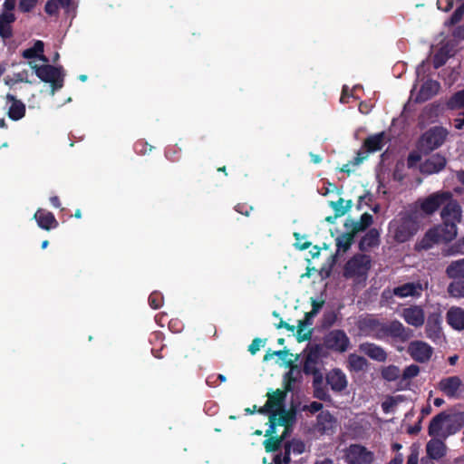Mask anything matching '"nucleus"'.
Segmentation results:
<instances>
[{
  "label": "nucleus",
  "instance_id": "nucleus-1",
  "mask_svg": "<svg viewBox=\"0 0 464 464\" xmlns=\"http://www.w3.org/2000/svg\"><path fill=\"white\" fill-rule=\"evenodd\" d=\"M356 327L360 335L376 340H384L390 337L405 343L413 336V331L405 327L399 320L395 319L387 323L372 314L360 315L356 322Z\"/></svg>",
  "mask_w": 464,
  "mask_h": 464
},
{
  "label": "nucleus",
  "instance_id": "nucleus-2",
  "mask_svg": "<svg viewBox=\"0 0 464 464\" xmlns=\"http://www.w3.org/2000/svg\"><path fill=\"white\" fill-rule=\"evenodd\" d=\"M441 205L440 217L442 219L441 227L447 230V240H452L457 236V224L461 220V207L450 191V197Z\"/></svg>",
  "mask_w": 464,
  "mask_h": 464
},
{
  "label": "nucleus",
  "instance_id": "nucleus-3",
  "mask_svg": "<svg viewBox=\"0 0 464 464\" xmlns=\"http://www.w3.org/2000/svg\"><path fill=\"white\" fill-rule=\"evenodd\" d=\"M372 267V258L366 254L353 255L344 265L343 275L345 278L365 280Z\"/></svg>",
  "mask_w": 464,
  "mask_h": 464
},
{
  "label": "nucleus",
  "instance_id": "nucleus-4",
  "mask_svg": "<svg viewBox=\"0 0 464 464\" xmlns=\"http://www.w3.org/2000/svg\"><path fill=\"white\" fill-rule=\"evenodd\" d=\"M420 215L411 208L401 218L394 229V239L399 243L409 241L419 230Z\"/></svg>",
  "mask_w": 464,
  "mask_h": 464
},
{
  "label": "nucleus",
  "instance_id": "nucleus-5",
  "mask_svg": "<svg viewBox=\"0 0 464 464\" xmlns=\"http://www.w3.org/2000/svg\"><path fill=\"white\" fill-rule=\"evenodd\" d=\"M446 197H450V191L440 190L434 192L424 198H419L411 207V209L417 211L419 215L421 212L426 216H430L441 208V205L445 202L444 200L447 199Z\"/></svg>",
  "mask_w": 464,
  "mask_h": 464
},
{
  "label": "nucleus",
  "instance_id": "nucleus-6",
  "mask_svg": "<svg viewBox=\"0 0 464 464\" xmlns=\"http://www.w3.org/2000/svg\"><path fill=\"white\" fill-rule=\"evenodd\" d=\"M448 135V131L443 127H433L424 132L419 141V150L427 155L432 150L440 147Z\"/></svg>",
  "mask_w": 464,
  "mask_h": 464
},
{
  "label": "nucleus",
  "instance_id": "nucleus-7",
  "mask_svg": "<svg viewBox=\"0 0 464 464\" xmlns=\"http://www.w3.org/2000/svg\"><path fill=\"white\" fill-rule=\"evenodd\" d=\"M29 64L41 81L51 84L53 93L63 86L61 68L50 64L37 65L32 62Z\"/></svg>",
  "mask_w": 464,
  "mask_h": 464
},
{
  "label": "nucleus",
  "instance_id": "nucleus-8",
  "mask_svg": "<svg viewBox=\"0 0 464 464\" xmlns=\"http://www.w3.org/2000/svg\"><path fill=\"white\" fill-rule=\"evenodd\" d=\"M384 144V131L368 136L362 143V150L357 151L356 156L353 158L351 163L353 166L361 164L364 160L368 158L370 153L380 151Z\"/></svg>",
  "mask_w": 464,
  "mask_h": 464
},
{
  "label": "nucleus",
  "instance_id": "nucleus-9",
  "mask_svg": "<svg viewBox=\"0 0 464 464\" xmlns=\"http://www.w3.org/2000/svg\"><path fill=\"white\" fill-rule=\"evenodd\" d=\"M324 348L343 353H345L350 345L351 341L346 333L342 329H334L326 333L323 337Z\"/></svg>",
  "mask_w": 464,
  "mask_h": 464
},
{
  "label": "nucleus",
  "instance_id": "nucleus-10",
  "mask_svg": "<svg viewBox=\"0 0 464 464\" xmlns=\"http://www.w3.org/2000/svg\"><path fill=\"white\" fill-rule=\"evenodd\" d=\"M344 460L347 464H372L374 454L362 445L351 444L344 450Z\"/></svg>",
  "mask_w": 464,
  "mask_h": 464
},
{
  "label": "nucleus",
  "instance_id": "nucleus-11",
  "mask_svg": "<svg viewBox=\"0 0 464 464\" xmlns=\"http://www.w3.org/2000/svg\"><path fill=\"white\" fill-rule=\"evenodd\" d=\"M438 389L450 399H458L464 390L461 379L455 375L442 378L437 385Z\"/></svg>",
  "mask_w": 464,
  "mask_h": 464
},
{
  "label": "nucleus",
  "instance_id": "nucleus-12",
  "mask_svg": "<svg viewBox=\"0 0 464 464\" xmlns=\"http://www.w3.org/2000/svg\"><path fill=\"white\" fill-rule=\"evenodd\" d=\"M447 235V230H444L443 227L430 228L417 243L416 248L418 250H429L435 244L441 241L449 242L450 240L445 238Z\"/></svg>",
  "mask_w": 464,
  "mask_h": 464
},
{
  "label": "nucleus",
  "instance_id": "nucleus-13",
  "mask_svg": "<svg viewBox=\"0 0 464 464\" xmlns=\"http://www.w3.org/2000/svg\"><path fill=\"white\" fill-rule=\"evenodd\" d=\"M408 353L415 362L425 363L431 358L433 349L423 341H412L408 346Z\"/></svg>",
  "mask_w": 464,
  "mask_h": 464
},
{
  "label": "nucleus",
  "instance_id": "nucleus-14",
  "mask_svg": "<svg viewBox=\"0 0 464 464\" xmlns=\"http://www.w3.org/2000/svg\"><path fill=\"white\" fill-rule=\"evenodd\" d=\"M286 394H287V392H285V389H283V390L277 389L273 392H268L266 394V396H267L266 402L265 403V405L263 407L258 409L257 412H259L261 414H266L268 412H270L271 414L272 413L276 414V412L274 411V409L281 410L284 408V403H285V401L286 398Z\"/></svg>",
  "mask_w": 464,
  "mask_h": 464
},
{
  "label": "nucleus",
  "instance_id": "nucleus-15",
  "mask_svg": "<svg viewBox=\"0 0 464 464\" xmlns=\"http://www.w3.org/2000/svg\"><path fill=\"white\" fill-rule=\"evenodd\" d=\"M309 372H311L310 375L313 376V396L319 401L326 402L332 401L328 389L324 385V377L321 370L318 368L317 370H311Z\"/></svg>",
  "mask_w": 464,
  "mask_h": 464
},
{
  "label": "nucleus",
  "instance_id": "nucleus-16",
  "mask_svg": "<svg viewBox=\"0 0 464 464\" xmlns=\"http://www.w3.org/2000/svg\"><path fill=\"white\" fill-rule=\"evenodd\" d=\"M326 383L334 392L341 393L346 390L348 380L345 373L340 368H334L325 375Z\"/></svg>",
  "mask_w": 464,
  "mask_h": 464
},
{
  "label": "nucleus",
  "instance_id": "nucleus-17",
  "mask_svg": "<svg viewBox=\"0 0 464 464\" xmlns=\"http://www.w3.org/2000/svg\"><path fill=\"white\" fill-rule=\"evenodd\" d=\"M449 419L450 414L446 411H441L435 415L429 424L428 434L430 437H438L443 439V434H445V427L449 422Z\"/></svg>",
  "mask_w": 464,
  "mask_h": 464
},
{
  "label": "nucleus",
  "instance_id": "nucleus-18",
  "mask_svg": "<svg viewBox=\"0 0 464 464\" xmlns=\"http://www.w3.org/2000/svg\"><path fill=\"white\" fill-rule=\"evenodd\" d=\"M447 160L444 156L436 153L428 158L420 166V171L423 174H433L442 170L446 166Z\"/></svg>",
  "mask_w": 464,
  "mask_h": 464
},
{
  "label": "nucleus",
  "instance_id": "nucleus-19",
  "mask_svg": "<svg viewBox=\"0 0 464 464\" xmlns=\"http://www.w3.org/2000/svg\"><path fill=\"white\" fill-rule=\"evenodd\" d=\"M336 428V419L329 411H322L316 417L315 429L321 434L334 433Z\"/></svg>",
  "mask_w": 464,
  "mask_h": 464
},
{
  "label": "nucleus",
  "instance_id": "nucleus-20",
  "mask_svg": "<svg viewBox=\"0 0 464 464\" xmlns=\"http://www.w3.org/2000/svg\"><path fill=\"white\" fill-rule=\"evenodd\" d=\"M425 332L426 336L433 342H437L441 338V316L440 314L433 313L428 316Z\"/></svg>",
  "mask_w": 464,
  "mask_h": 464
},
{
  "label": "nucleus",
  "instance_id": "nucleus-21",
  "mask_svg": "<svg viewBox=\"0 0 464 464\" xmlns=\"http://www.w3.org/2000/svg\"><path fill=\"white\" fill-rule=\"evenodd\" d=\"M445 439L432 437L426 444V453L430 459L439 460L446 456L447 446L444 443Z\"/></svg>",
  "mask_w": 464,
  "mask_h": 464
},
{
  "label": "nucleus",
  "instance_id": "nucleus-22",
  "mask_svg": "<svg viewBox=\"0 0 464 464\" xmlns=\"http://www.w3.org/2000/svg\"><path fill=\"white\" fill-rule=\"evenodd\" d=\"M401 316L408 324L414 327H420L425 321L424 311L418 305L404 308Z\"/></svg>",
  "mask_w": 464,
  "mask_h": 464
},
{
  "label": "nucleus",
  "instance_id": "nucleus-23",
  "mask_svg": "<svg viewBox=\"0 0 464 464\" xmlns=\"http://www.w3.org/2000/svg\"><path fill=\"white\" fill-rule=\"evenodd\" d=\"M373 223V218L369 213H363L358 221L353 218H347L344 223V227L352 234L356 236L359 232L365 231Z\"/></svg>",
  "mask_w": 464,
  "mask_h": 464
},
{
  "label": "nucleus",
  "instance_id": "nucleus-24",
  "mask_svg": "<svg viewBox=\"0 0 464 464\" xmlns=\"http://www.w3.org/2000/svg\"><path fill=\"white\" fill-rule=\"evenodd\" d=\"M359 350L373 361L384 362L387 360L386 351L380 345L373 343H362L359 345Z\"/></svg>",
  "mask_w": 464,
  "mask_h": 464
},
{
  "label": "nucleus",
  "instance_id": "nucleus-25",
  "mask_svg": "<svg viewBox=\"0 0 464 464\" xmlns=\"http://www.w3.org/2000/svg\"><path fill=\"white\" fill-rule=\"evenodd\" d=\"M276 416V413H272L269 417L270 426L266 434V436L269 437L264 441V447L266 452H275L278 450L283 441L282 436H272V434L275 432Z\"/></svg>",
  "mask_w": 464,
  "mask_h": 464
},
{
  "label": "nucleus",
  "instance_id": "nucleus-26",
  "mask_svg": "<svg viewBox=\"0 0 464 464\" xmlns=\"http://www.w3.org/2000/svg\"><path fill=\"white\" fill-rule=\"evenodd\" d=\"M34 218L36 220L39 227L47 231L56 228L59 226L54 215L43 208L37 209L34 215Z\"/></svg>",
  "mask_w": 464,
  "mask_h": 464
},
{
  "label": "nucleus",
  "instance_id": "nucleus-27",
  "mask_svg": "<svg viewBox=\"0 0 464 464\" xmlns=\"http://www.w3.org/2000/svg\"><path fill=\"white\" fill-rule=\"evenodd\" d=\"M380 243V232L377 228L372 227L360 239L358 248L363 254L372 248L379 246Z\"/></svg>",
  "mask_w": 464,
  "mask_h": 464
},
{
  "label": "nucleus",
  "instance_id": "nucleus-28",
  "mask_svg": "<svg viewBox=\"0 0 464 464\" xmlns=\"http://www.w3.org/2000/svg\"><path fill=\"white\" fill-rule=\"evenodd\" d=\"M16 17L14 13L2 12L0 14V37L3 39H10L13 37V26Z\"/></svg>",
  "mask_w": 464,
  "mask_h": 464
},
{
  "label": "nucleus",
  "instance_id": "nucleus-29",
  "mask_svg": "<svg viewBox=\"0 0 464 464\" xmlns=\"http://www.w3.org/2000/svg\"><path fill=\"white\" fill-rule=\"evenodd\" d=\"M448 324L455 330H464V309L451 307L446 314Z\"/></svg>",
  "mask_w": 464,
  "mask_h": 464
},
{
  "label": "nucleus",
  "instance_id": "nucleus-30",
  "mask_svg": "<svg viewBox=\"0 0 464 464\" xmlns=\"http://www.w3.org/2000/svg\"><path fill=\"white\" fill-rule=\"evenodd\" d=\"M6 99L12 102L8 110L9 118L13 121L22 119L25 114L24 103L9 93L6 95Z\"/></svg>",
  "mask_w": 464,
  "mask_h": 464
},
{
  "label": "nucleus",
  "instance_id": "nucleus-31",
  "mask_svg": "<svg viewBox=\"0 0 464 464\" xmlns=\"http://www.w3.org/2000/svg\"><path fill=\"white\" fill-rule=\"evenodd\" d=\"M287 365L290 366L291 369L284 374L283 387L285 392H289L293 391L294 384L300 381L301 374L299 370H295L296 366H294L292 360L287 362Z\"/></svg>",
  "mask_w": 464,
  "mask_h": 464
},
{
  "label": "nucleus",
  "instance_id": "nucleus-32",
  "mask_svg": "<svg viewBox=\"0 0 464 464\" xmlns=\"http://www.w3.org/2000/svg\"><path fill=\"white\" fill-rule=\"evenodd\" d=\"M422 290L420 283H406L393 289L394 295L398 297L417 296Z\"/></svg>",
  "mask_w": 464,
  "mask_h": 464
},
{
  "label": "nucleus",
  "instance_id": "nucleus-33",
  "mask_svg": "<svg viewBox=\"0 0 464 464\" xmlns=\"http://www.w3.org/2000/svg\"><path fill=\"white\" fill-rule=\"evenodd\" d=\"M440 83L434 80L426 81L420 87L418 99L420 101H427L432 98L440 90Z\"/></svg>",
  "mask_w": 464,
  "mask_h": 464
},
{
  "label": "nucleus",
  "instance_id": "nucleus-34",
  "mask_svg": "<svg viewBox=\"0 0 464 464\" xmlns=\"http://www.w3.org/2000/svg\"><path fill=\"white\" fill-rule=\"evenodd\" d=\"M44 44L41 40L35 41L34 45L23 51L22 56L24 59L38 58L41 61L47 62V58L44 55Z\"/></svg>",
  "mask_w": 464,
  "mask_h": 464
},
{
  "label": "nucleus",
  "instance_id": "nucleus-35",
  "mask_svg": "<svg viewBox=\"0 0 464 464\" xmlns=\"http://www.w3.org/2000/svg\"><path fill=\"white\" fill-rule=\"evenodd\" d=\"M420 372V367L417 364L407 366L399 380L398 386L400 390H405L410 385V380L416 377Z\"/></svg>",
  "mask_w": 464,
  "mask_h": 464
},
{
  "label": "nucleus",
  "instance_id": "nucleus-36",
  "mask_svg": "<svg viewBox=\"0 0 464 464\" xmlns=\"http://www.w3.org/2000/svg\"><path fill=\"white\" fill-rule=\"evenodd\" d=\"M368 367V362L367 360L361 355H358L356 353H351L348 356L347 360V368L351 372H362Z\"/></svg>",
  "mask_w": 464,
  "mask_h": 464
},
{
  "label": "nucleus",
  "instance_id": "nucleus-37",
  "mask_svg": "<svg viewBox=\"0 0 464 464\" xmlns=\"http://www.w3.org/2000/svg\"><path fill=\"white\" fill-rule=\"evenodd\" d=\"M355 236L352 234L350 231L342 233L335 238V245L337 247V252H347L353 241H354Z\"/></svg>",
  "mask_w": 464,
  "mask_h": 464
},
{
  "label": "nucleus",
  "instance_id": "nucleus-38",
  "mask_svg": "<svg viewBox=\"0 0 464 464\" xmlns=\"http://www.w3.org/2000/svg\"><path fill=\"white\" fill-rule=\"evenodd\" d=\"M446 274L450 278H464V258L452 261L447 266Z\"/></svg>",
  "mask_w": 464,
  "mask_h": 464
},
{
  "label": "nucleus",
  "instance_id": "nucleus-39",
  "mask_svg": "<svg viewBox=\"0 0 464 464\" xmlns=\"http://www.w3.org/2000/svg\"><path fill=\"white\" fill-rule=\"evenodd\" d=\"M450 57V50L448 47L443 46L438 50V52L433 56V66L438 69L443 66L449 58Z\"/></svg>",
  "mask_w": 464,
  "mask_h": 464
},
{
  "label": "nucleus",
  "instance_id": "nucleus-40",
  "mask_svg": "<svg viewBox=\"0 0 464 464\" xmlns=\"http://www.w3.org/2000/svg\"><path fill=\"white\" fill-rule=\"evenodd\" d=\"M448 293L455 298H464V281L455 280L448 285Z\"/></svg>",
  "mask_w": 464,
  "mask_h": 464
},
{
  "label": "nucleus",
  "instance_id": "nucleus-41",
  "mask_svg": "<svg viewBox=\"0 0 464 464\" xmlns=\"http://www.w3.org/2000/svg\"><path fill=\"white\" fill-rule=\"evenodd\" d=\"M382 377L388 381L393 382L396 380H400L401 378V371L400 368L396 365H389L382 370Z\"/></svg>",
  "mask_w": 464,
  "mask_h": 464
},
{
  "label": "nucleus",
  "instance_id": "nucleus-42",
  "mask_svg": "<svg viewBox=\"0 0 464 464\" xmlns=\"http://www.w3.org/2000/svg\"><path fill=\"white\" fill-rule=\"evenodd\" d=\"M450 109L464 108V89L455 92L447 103Z\"/></svg>",
  "mask_w": 464,
  "mask_h": 464
},
{
  "label": "nucleus",
  "instance_id": "nucleus-43",
  "mask_svg": "<svg viewBox=\"0 0 464 464\" xmlns=\"http://www.w3.org/2000/svg\"><path fill=\"white\" fill-rule=\"evenodd\" d=\"M324 343L323 344H314L309 347L308 353L306 355V359H309L310 362L314 361L319 363L321 357L323 356L324 351Z\"/></svg>",
  "mask_w": 464,
  "mask_h": 464
},
{
  "label": "nucleus",
  "instance_id": "nucleus-44",
  "mask_svg": "<svg viewBox=\"0 0 464 464\" xmlns=\"http://www.w3.org/2000/svg\"><path fill=\"white\" fill-rule=\"evenodd\" d=\"M337 320V314L334 311L325 312L321 320V326L324 329L331 328Z\"/></svg>",
  "mask_w": 464,
  "mask_h": 464
},
{
  "label": "nucleus",
  "instance_id": "nucleus-45",
  "mask_svg": "<svg viewBox=\"0 0 464 464\" xmlns=\"http://www.w3.org/2000/svg\"><path fill=\"white\" fill-rule=\"evenodd\" d=\"M285 447H289L290 451L295 454H302L305 450V444L303 440L293 439L292 440L285 444Z\"/></svg>",
  "mask_w": 464,
  "mask_h": 464
},
{
  "label": "nucleus",
  "instance_id": "nucleus-46",
  "mask_svg": "<svg viewBox=\"0 0 464 464\" xmlns=\"http://www.w3.org/2000/svg\"><path fill=\"white\" fill-rule=\"evenodd\" d=\"M306 325H304V323L298 322L297 324V333H296V340L298 343H302L304 341H310L312 338L313 330L310 329L307 332L304 333V328Z\"/></svg>",
  "mask_w": 464,
  "mask_h": 464
},
{
  "label": "nucleus",
  "instance_id": "nucleus-47",
  "mask_svg": "<svg viewBox=\"0 0 464 464\" xmlns=\"http://www.w3.org/2000/svg\"><path fill=\"white\" fill-rule=\"evenodd\" d=\"M163 295L160 292L154 291L149 296V304L152 309H159L163 304Z\"/></svg>",
  "mask_w": 464,
  "mask_h": 464
},
{
  "label": "nucleus",
  "instance_id": "nucleus-48",
  "mask_svg": "<svg viewBox=\"0 0 464 464\" xmlns=\"http://www.w3.org/2000/svg\"><path fill=\"white\" fill-rule=\"evenodd\" d=\"M343 203L344 199L343 198H340L337 201H330L329 205L334 209L335 217H343L346 214Z\"/></svg>",
  "mask_w": 464,
  "mask_h": 464
},
{
  "label": "nucleus",
  "instance_id": "nucleus-49",
  "mask_svg": "<svg viewBox=\"0 0 464 464\" xmlns=\"http://www.w3.org/2000/svg\"><path fill=\"white\" fill-rule=\"evenodd\" d=\"M460 427L451 419V414H450V419L447 426L445 427V434H443V439H448L450 435H453L460 430Z\"/></svg>",
  "mask_w": 464,
  "mask_h": 464
},
{
  "label": "nucleus",
  "instance_id": "nucleus-50",
  "mask_svg": "<svg viewBox=\"0 0 464 464\" xmlns=\"http://www.w3.org/2000/svg\"><path fill=\"white\" fill-rule=\"evenodd\" d=\"M152 146L148 144L144 140H139L134 143V150L137 154L144 155L151 151Z\"/></svg>",
  "mask_w": 464,
  "mask_h": 464
},
{
  "label": "nucleus",
  "instance_id": "nucleus-51",
  "mask_svg": "<svg viewBox=\"0 0 464 464\" xmlns=\"http://www.w3.org/2000/svg\"><path fill=\"white\" fill-rule=\"evenodd\" d=\"M459 253H464V241H458L443 251L444 256H453Z\"/></svg>",
  "mask_w": 464,
  "mask_h": 464
},
{
  "label": "nucleus",
  "instance_id": "nucleus-52",
  "mask_svg": "<svg viewBox=\"0 0 464 464\" xmlns=\"http://www.w3.org/2000/svg\"><path fill=\"white\" fill-rule=\"evenodd\" d=\"M38 3V0H19L18 8L22 13L31 12Z\"/></svg>",
  "mask_w": 464,
  "mask_h": 464
},
{
  "label": "nucleus",
  "instance_id": "nucleus-53",
  "mask_svg": "<svg viewBox=\"0 0 464 464\" xmlns=\"http://www.w3.org/2000/svg\"><path fill=\"white\" fill-rule=\"evenodd\" d=\"M59 9L55 0H48L44 5V11L50 15L56 14Z\"/></svg>",
  "mask_w": 464,
  "mask_h": 464
},
{
  "label": "nucleus",
  "instance_id": "nucleus-54",
  "mask_svg": "<svg viewBox=\"0 0 464 464\" xmlns=\"http://www.w3.org/2000/svg\"><path fill=\"white\" fill-rule=\"evenodd\" d=\"M265 343V340H262L260 338H255L252 343H250V345L248 346V352L251 353V354H256L259 350H260V347L263 346Z\"/></svg>",
  "mask_w": 464,
  "mask_h": 464
},
{
  "label": "nucleus",
  "instance_id": "nucleus-55",
  "mask_svg": "<svg viewBox=\"0 0 464 464\" xmlns=\"http://www.w3.org/2000/svg\"><path fill=\"white\" fill-rule=\"evenodd\" d=\"M421 160V156L413 151V152H411L409 155H408V158H407V166L409 169H412L416 166V164L420 161Z\"/></svg>",
  "mask_w": 464,
  "mask_h": 464
},
{
  "label": "nucleus",
  "instance_id": "nucleus-56",
  "mask_svg": "<svg viewBox=\"0 0 464 464\" xmlns=\"http://www.w3.org/2000/svg\"><path fill=\"white\" fill-rule=\"evenodd\" d=\"M318 362L312 361L310 362L309 359H304V366H303V372L305 375H310L311 372L309 371L311 370H317L318 369Z\"/></svg>",
  "mask_w": 464,
  "mask_h": 464
},
{
  "label": "nucleus",
  "instance_id": "nucleus-57",
  "mask_svg": "<svg viewBox=\"0 0 464 464\" xmlns=\"http://www.w3.org/2000/svg\"><path fill=\"white\" fill-rule=\"evenodd\" d=\"M464 16V11L461 10V8L458 7L451 14L450 18V24H458L459 21L462 20Z\"/></svg>",
  "mask_w": 464,
  "mask_h": 464
},
{
  "label": "nucleus",
  "instance_id": "nucleus-58",
  "mask_svg": "<svg viewBox=\"0 0 464 464\" xmlns=\"http://www.w3.org/2000/svg\"><path fill=\"white\" fill-rule=\"evenodd\" d=\"M253 209L252 206L247 205L246 203H238L235 206V210L244 216H248L249 212Z\"/></svg>",
  "mask_w": 464,
  "mask_h": 464
},
{
  "label": "nucleus",
  "instance_id": "nucleus-59",
  "mask_svg": "<svg viewBox=\"0 0 464 464\" xmlns=\"http://www.w3.org/2000/svg\"><path fill=\"white\" fill-rule=\"evenodd\" d=\"M454 0H438L437 5L439 9L445 12L450 11L453 7Z\"/></svg>",
  "mask_w": 464,
  "mask_h": 464
},
{
  "label": "nucleus",
  "instance_id": "nucleus-60",
  "mask_svg": "<svg viewBox=\"0 0 464 464\" xmlns=\"http://www.w3.org/2000/svg\"><path fill=\"white\" fill-rule=\"evenodd\" d=\"M323 409V404L319 401H312L309 405L304 406V410H307L311 413H316Z\"/></svg>",
  "mask_w": 464,
  "mask_h": 464
},
{
  "label": "nucleus",
  "instance_id": "nucleus-61",
  "mask_svg": "<svg viewBox=\"0 0 464 464\" xmlns=\"http://www.w3.org/2000/svg\"><path fill=\"white\" fill-rule=\"evenodd\" d=\"M311 304H312V312L313 314H318L319 311L322 309V307L324 306V300H321V301H317L314 298H311Z\"/></svg>",
  "mask_w": 464,
  "mask_h": 464
},
{
  "label": "nucleus",
  "instance_id": "nucleus-62",
  "mask_svg": "<svg viewBox=\"0 0 464 464\" xmlns=\"http://www.w3.org/2000/svg\"><path fill=\"white\" fill-rule=\"evenodd\" d=\"M277 420V424L280 426H286L289 423L290 415L285 412L283 409Z\"/></svg>",
  "mask_w": 464,
  "mask_h": 464
},
{
  "label": "nucleus",
  "instance_id": "nucleus-63",
  "mask_svg": "<svg viewBox=\"0 0 464 464\" xmlns=\"http://www.w3.org/2000/svg\"><path fill=\"white\" fill-rule=\"evenodd\" d=\"M451 419L459 425V427H464V411L451 414Z\"/></svg>",
  "mask_w": 464,
  "mask_h": 464
},
{
  "label": "nucleus",
  "instance_id": "nucleus-64",
  "mask_svg": "<svg viewBox=\"0 0 464 464\" xmlns=\"http://www.w3.org/2000/svg\"><path fill=\"white\" fill-rule=\"evenodd\" d=\"M452 35L459 40H464V24L456 27L452 33Z\"/></svg>",
  "mask_w": 464,
  "mask_h": 464
}]
</instances>
